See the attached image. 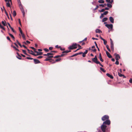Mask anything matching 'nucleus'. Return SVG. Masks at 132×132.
Returning a JSON list of instances; mask_svg holds the SVG:
<instances>
[{"label":"nucleus","instance_id":"nucleus-1","mask_svg":"<svg viewBox=\"0 0 132 132\" xmlns=\"http://www.w3.org/2000/svg\"><path fill=\"white\" fill-rule=\"evenodd\" d=\"M107 126L104 124H103L101 126V128L103 132H105Z\"/></svg>","mask_w":132,"mask_h":132},{"label":"nucleus","instance_id":"nucleus-2","mask_svg":"<svg viewBox=\"0 0 132 132\" xmlns=\"http://www.w3.org/2000/svg\"><path fill=\"white\" fill-rule=\"evenodd\" d=\"M92 60L94 62L96 63H100V62L97 61V59L96 57V55L95 56L94 58L92 59Z\"/></svg>","mask_w":132,"mask_h":132},{"label":"nucleus","instance_id":"nucleus-3","mask_svg":"<svg viewBox=\"0 0 132 132\" xmlns=\"http://www.w3.org/2000/svg\"><path fill=\"white\" fill-rule=\"evenodd\" d=\"M109 119V117L107 115H105L102 118V120L103 121L108 119Z\"/></svg>","mask_w":132,"mask_h":132},{"label":"nucleus","instance_id":"nucleus-4","mask_svg":"<svg viewBox=\"0 0 132 132\" xmlns=\"http://www.w3.org/2000/svg\"><path fill=\"white\" fill-rule=\"evenodd\" d=\"M110 121L109 119L106 120V121L103 122V124H104L105 125H110Z\"/></svg>","mask_w":132,"mask_h":132},{"label":"nucleus","instance_id":"nucleus-5","mask_svg":"<svg viewBox=\"0 0 132 132\" xmlns=\"http://www.w3.org/2000/svg\"><path fill=\"white\" fill-rule=\"evenodd\" d=\"M105 26L109 29H112L113 28V25L111 24H107L105 25Z\"/></svg>","mask_w":132,"mask_h":132},{"label":"nucleus","instance_id":"nucleus-6","mask_svg":"<svg viewBox=\"0 0 132 132\" xmlns=\"http://www.w3.org/2000/svg\"><path fill=\"white\" fill-rule=\"evenodd\" d=\"M114 55L116 56V60H118L119 59H120V57L119 54L115 53Z\"/></svg>","mask_w":132,"mask_h":132},{"label":"nucleus","instance_id":"nucleus-7","mask_svg":"<svg viewBox=\"0 0 132 132\" xmlns=\"http://www.w3.org/2000/svg\"><path fill=\"white\" fill-rule=\"evenodd\" d=\"M18 2L19 5V6L20 9L23 8L22 4H21V2L20 0H18Z\"/></svg>","mask_w":132,"mask_h":132},{"label":"nucleus","instance_id":"nucleus-8","mask_svg":"<svg viewBox=\"0 0 132 132\" xmlns=\"http://www.w3.org/2000/svg\"><path fill=\"white\" fill-rule=\"evenodd\" d=\"M36 53H37L36 54H34V55L35 56H37V55H41L43 53L42 52H35Z\"/></svg>","mask_w":132,"mask_h":132},{"label":"nucleus","instance_id":"nucleus-9","mask_svg":"<svg viewBox=\"0 0 132 132\" xmlns=\"http://www.w3.org/2000/svg\"><path fill=\"white\" fill-rule=\"evenodd\" d=\"M111 48L113 51H114V45L112 42H111Z\"/></svg>","mask_w":132,"mask_h":132},{"label":"nucleus","instance_id":"nucleus-10","mask_svg":"<svg viewBox=\"0 0 132 132\" xmlns=\"http://www.w3.org/2000/svg\"><path fill=\"white\" fill-rule=\"evenodd\" d=\"M34 63L35 64H38L40 63V61L37 59H34Z\"/></svg>","mask_w":132,"mask_h":132},{"label":"nucleus","instance_id":"nucleus-11","mask_svg":"<svg viewBox=\"0 0 132 132\" xmlns=\"http://www.w3.org/2000/svg\"><path fill=\"white\" fill-rule=\"evenodd\" d=\"M106 54L108 57H109V58H110L112 57V56L110 54V53L107 51H106Z\"/></svg>","mask_w":132,"mask_h":132},{"label":"nucleus","instance_id":"nucleus-12","mask_svg":"<svg viewBox=\"0 0 132 132\" xmlns=\"http://www.w3.org/2000/svg\"><path fill=\"white\" fill-rule=\"evenodd\" d=\"M109 20L111 23H113L114 22V19L111 16L109 18Z\"/></svg>","mask_w":132,"mask_h":132},{"label":"nucleus","instance_id":"nucleus-13","mask_svg":"<svg viewBox=\"0 0 132 132\" xmlns=\"http://www.w3.org/2000/svg\"><path fill=\"white\" fill-rule=\"evenodd\" d=\"M20 9L21 10L23 14V17H24V16L25 14V13L24 11V9H23V8H22V9Z\"/></svg>","mask_w":132,"mask_h":132},{"label":"nucleus","instance_id":"nucleus-14","mask_svg":"<svg viewBox=\"0 0 132 132\" xmlns=\"http://www.w3.org/2000/svg\"><path fill=\"white\" fill-rule=\"evenodd\" d=\"M88 51L87 50H86L85 51L84 53H83L82 56L84 57H85L86 56L85 54H86L88 52Z\"/></svg>","mask_w":132,"mask_h":132},{"label":"nucleus","instance_id":"nucleus-15","mask_svg":"<svg viewBox=\"0 0 132 132\" xmlns=\"http://www.w3.org/2000/svg\"><path fill=\"white\" fill-rule=\"evenodd\" d=\"M106 75L108 77H109L110 78H111L112 79H113V76L112 75H111L109 73H107L106 74Z\"/></svg>","mask_w":132,"mask_h":132},{"label":"nucleus","instance_id":"nucleus-16","mask_svg":"<svg viewBox=\"0 0 132 132\" xmlns=\"http://www.w3.org/2000/svg\"><path fill=\"white\" fill-rule=\"evenodd\" d=\"M72 45L74 48H77V44L76 43L73 44Z\"/></svg>","mask_w":132,"mask_h":132},{"label":"nucleus","instance_id":"nucleus-17","mask_svg":"<svg viewBox=\"0 0 132 132\" xmlns=\"http://www.w3.org/2000/svg\"><path fill=\"white\" fill-rule=\"evenodd\" d=\"M7 24L9 26V27L11 28V29L12 31L14 32H15V31L14 30V29H13L12 28L11 26H10V23H7Z\"/></svg>","mask_w":132,"mask_h":132},{"label":"nucleus","instance_id":"nucleus-18","mask_svg":"<svg viewBox=\"0 0 132 132\" xmlns=\"http://www.w3.org/2000/svg\"><path fill=\"white\" fill-rule=\"evenodd\" d=\"M7 2L6 3V6L8 7H10L11 6L10 4V1H7Z\"/></svg>","mask_w":132,"mask_h":132},{"label":"nucleus","instance_id":"nucleus-19","mask_svg":"<svg viewBox=\"0 0 132 132\" xmlns=\"http://www.w3.org/2000/svg\"><path fill=\"white\" fill-rule=\"evenodd\" d=\"M96 33H102V31L99 29H97L96 30Z\"/></svg>","mask_w":132,"mask_h":132},{"label":"nucleus","instance_id":"nucleus-20","mask_svg":"<svg viewBox=\"0 0 132 132\" xmlns=\"http://www.w3.org/2000/svg\"><path fill=\"white\" fill-rule=\"evenodd\" d=\"M71 51L70 50H66V51H63V52H62V53L63 54H64V53H67L69 52H70Z\"/></svg>","mask_w":132,"mask_h":132},{"label":"nucleus","instance_id":"nucleus-21","mask_svg":"<svg viewBox=\"0 0 132 132\" xmlns=\"http://www.w3.org/2000/svg\"><path fill=\"white\" fill-rule=\"evenodd\" d=\"M99 59L102 62H103V60L102 59L101 56V53L99 54Z\"/></svg>","mask_w":132,"mask_h":132},{"label":"nucleus","instance_id":"nucleus-22","mask_svg":"<svg viewBox=\"0 0 132 132\" xmlns=\"http://www.w3.org/2000/svg\"><path fill=\"white\" fill-rule=\"evenodd\" d=\"M108 19V18H107L105 17L103 19L102 21L103 22H104L106 21Z\"/></svg>","mask_w":132,"mask_h":132},{"label":"nucleus","instance_id":"nucleus-23","mask_svg":"<svg viewBox=\"0 0 132 132\" xmlns=\"http://www.w3.org/2000/svg\"><path fill=\"white\" fill-rule=\"evenodd\" d=\"M53 54L51 53H48L47 54H44L43 55L44 56H48V55H53Z\"/></svg>","mask_w":132,"mask_h":132},{"label":"nucleus","instance_id":"nucleus-24","mask_svg":"<svg viewBox=\"0 0 132 132\" xmlns=\"http://www.w3.org/2000/svg\"><path fill=\"white\" fill-rule=\"evenodd\" d=\"M21 34V35L22 37V38H23V39L24 40H26V38L25 37V35H24V34H23V33H22V34Z\"/></svg>","mask_w":132,"mask_h":132},{"label":"nucleus","instance_id":"nucleus-25","mask_svg":"<svg viewBox=\"0 0 132 132\" xmlns=\"http://www.w3.org/2000/svg\"><path fill=\"white\" fill-rule=\"evenodd\" d=\"M2 23L4 26H6V24L5 21H2Z\"/></svg>","mask_w":132,"mask_h":132},{"label":"nucleus","instance_id":"nucleus-26","mask_svg":"<svg viewBox=\"0 0 132 132\" xmlns=\"http://www.w3.org/2000/svg\"><path fill=\"white\" fill-rule=\"evenodd\" d=\"M98 2L100 3H103L104 1L103 0H99L98 1Z\"/></svg>","mask_w":132,"mask_h":132},{"label":"nucleus","instance_id":"nucleus-27","mask_svg":"<svg viewBox=\"0 0 132 132\" xmlns=\"http://www.w3.org/2000/svg\"><path fill=\"white\" fill-rule=\"evenodd\" d=\"M3 9H4V10L5 11V13H6V15H7V17H8V18L9 19V16H8V14H7V12H6V11L5 9V8L3 6Z\"/></svg>","mask_w":132,"mask_h":132},{"label":"nucleus","instance_id":"nucleus-28","mask_svg":"<svg viewBox=\"0 0 132 132\" xmlns=\"http://www.w3.org/2000/svg\"><path fill=\"white\" fill-rule=\"evenodd\" d=\"M94 43L95 44V45L96 48H97L98 51H100V49H99V48H98V46H97V43H96V42H94Z\"/></svg>","mask_w":132,"mask_h":132},{"label":"nucleus","instance_id":"nucleus-29","mask_svg":"<svg viewBox=\"0 0 132 132\" xmlns=\"http://www.w3.org/2000/svg\"><path fill=\"white\" fill-rule=\"evenodd\" d=\"M16 15V13L15 11H14L13 13V16L15 17Z\"/></svg>","mask_w":132,"mask_h":132},{"label":"nucleus","instance_id":"nucleus-30","mask_svg":"<svg viewBox=\"0 0 132 132\" xmlns=\"http://www.w3.org/2000/svg\"><path fill=\"white\" fill-rule=\"evenodd\" d=\"M106 5L108 7L110 8H111L112 7V5L111 4H107Z\"/></svg>","mask_w":132,"mask_h":132},{"label":"nucleus","instance_id":"nucleus-31","mask_svg":"<svg viewBox=\"0 0 132 132\" xmlns=\"http://www.w3.org/2000/svg\"><path fill=\"white\" fill-rule=\"evenodd\" d=\"M23 53L24 54H25L27 55H28V54L26 53V51L25 50H22Z\"/></svg>","mask_w":132,"mask_h":132},{"label":"nucleus","instance_id":"nucleus-32","mask_svg":"<svg viewBox=\"0 0 132 132\" xmlns=\"http://www.w3.org/2000/svg\"><path fill=\"white\" fill-rule=\"evenodd\" d=\"M9 35L13 39H14V36L12 35V34L9 33Z\"/></svg>","mask_w":132,"mask_h":132},{"label":"nucleus","instance_id":"nucleus-33","mask_svg":"<svg viewBox=\"0 0 132 132\" xmlns=\"http://www.w3.org/2000/svg\"><path fill=\"white\" fill-rule=\"evenodd\" d=\"M100 69L102 71H103V72H105V70L103 69L102 67H100Z\"/></svg>","mask_w":132,"mask_h":132},{"label":"nucleus","instance_id":"nucleus-34","mask_svg":"<svg viewBox=\"0 0 132 132\" xmlns=\"http://www.w3.org/2000/svg\"><path fill=\"white\" fill-rule=\"evenodd\" d=\"M59 48H60V50H61V51H64L65 50V48H62L61 46H59Z\"/></svg>","mask_w":132,"mask_h":132},{"label":"nucleus","instance_id":"nucleus-35","mask_svg":"<svg viewBox=\"0 0 132 132\" xmlns=\"http://www.w3.org/2000/svg\"><path fill=\"white\" fill-rule=\"evenodd\" d=\"M68 49L69 50H72L74 48L72 46H69L68 48Z\"/></svg>","mask_w":132,"mask_h":132},{"label":"nucleus","instance_id":"nucleus-36","mask_svg":"<svg viewBox=\"0 0 132 132\" xmlns=\"http://www.w3.org/2000/svg\"><path fill=\"white\" fill-rule=\"evenodd\" d=\"M11 47H13L15 49V50H17L18 51H19V50H18V49H17L15 46H12V45Z\"/></svg>","mask_w":132,"mask_h":132},{"label":"nucleus","instance_id":"nucleus-37","mask_svg":"<svg viewBox=\"0 0 132 132\" xmlns=\"http://www.w3.org/2000/svg\"><path fill=\"white\" fill-rule=\"evenodd\" d=\"M118 75L120 77H122L123 76V75H122L119 72H118Z\"/></svg>","mask_w":132,"mask_h":132},{"label":"nucleus","instance_id":"nucleus-38","mask_svg":"<svg viewBox=\"0 0 132 132\" xmlns=\"http://www.w3.org/2000/svg\"><path fill=\"white\" fill-rule=\"evenodd\" d=\"M19 30L21 34L23 32H22V30H21V28L20 27H19Z\"/></svg>","mask_w":132,"mask_h":132},{"label":"nucleus","instance_id":"nucleus-39","mask_svg":"<svg viewBox=\"0 0 132 132\" xmlns=\"http://www.w3.org/2000/svg\"><path fill=\"white\" fill-rule=\"evenodd\" d=\"M18 55L19 57H17V58L18 59H19L21 60V57L20 56L19 54H18Z\"/></svg>","mask_w":132,"mask_h":132},{"label":"nucleus","instance_id":"nucleus-40","mask_svg":"<svg viewBox=\"0 0 132 132\" xmlns=\"http://www.w3.org/2000/svg\"><path fill=\"white\" fill-rule=\"evenodd\" d=\"M108 11H106L104 12L103 14V15H106L108 13Z\"/></svg>","mask_w":132,"mask_h":132},{"label":"nucleus","instance_id":"nucleus-41","mask_svg":"<svg viewBox=\"0 0 132 132\" xmlns=\"http://www.w3.org/2000/svg\"><path fill=\"white\" fill-rule=\"evenodd\" d=\"M0 27L3 29L5 30L4 28L0 24Z\"/></svg>","mask_w":132,"mask_h":132},{"label":"nucleus","instance_id":"nucleus-42","mask_svg":"<svg viewBox=\"0 0 132 132\" xmlns=\"http://www.w3.org/2000/svg\"><path fill=\"white\" fill-rule=\"evenodd\" d=\"M16 41L18 43V45L20 46L21 47H22V46L21 45V44L20 43H19V42L17 40H16Z\"/></svg>","mask_w":132,"mask_h":132},{"label":"nucleus","instance_id":"nucleus-43","mask_svg":"<svg viewBox=\"0 0 132 132\" xmlns=\"http://www.w3.org/2000/svg\"><path fill=\"white\" fill-rule=\"evenodd\" d=\"M50 59H49V57H46V59L45 60V61H48L50 60Z\"/></svg>","mask_w":132,"mask_h":132},{"label":"nucleus","instance_id":"nucleus-44","mask_svg":"<svg viewBox=\"0 0 132 132\" xmlns=\"http://www.w3.org/2000/svg\"><path fill=\"white\" fill-rule=\"evenodd\" d=\"M26 58L28 60H32V59H33L32 58L29 57H26Z\"/></svg>","mask_w":132,"mask_h":132},{"label":"nucleus","instance_id":"nucleus-45","mask_svg":"<svg viewBox=\"0 0 132 132\" xmlns=\"http://www.w3.org/2000/svg\"><path fill=\"white\" fill-rule=\"evenodd\" d=\"M44 50L46 52H47L49 50L48 49L46 48H45L44 49Z\"/></svg>","mask_w":132,"mask_h":132},{"label":"nucleus","instance_id":"nucleus-46","mask_svg":"<svg viewBox=\"0 0 132 132\" xmlns=\"http://www.w3.org/2000/svg\"><path fill=\"white\" fill-rule=\"evenodd\" d=\"M78 55V53H76L73 55H72L71 57H74V56H77V55Z\"/></svg>","mask_w":132,"mask_h":132},{"label":"nucleus","instance_id":"nucleus-47","mask_svg":"<svg viewBox=\"0 0 132 132\" xmlns=\"http://www.w3.org/2000/svg\"><path fill=\"white\" fill-rule=\"evenodd\" d=\"M115 63L117 65H118L119 64V62L118 60H116Z\"/></svg>","mask_w":132,"mask_h":132},{"label":"nucleus","instance_id":"nucleus-48","mask_svg":"<svg viewBox=\"0 0 132 132\" xmlns=\"http://www.w3.org/2000/svg\"><path fill=\"white\" fill-rule=\"evenodd\" d=\"M61 60V59L59 58L55 60V61L56 62H58L60 61Z\"/></svg>","mask_w":132,"mask_h":132},{"label":"nucleus","instance_id":"nucleus-49","mask_svg":"<svg viewBox=\"0 0 132 132\" xmlns=\"http://www.w3.org/2000/svg\"><path fill=\"white\" fill-rule=\"evenodd\" d=\"M103 42H104V44L105 45H106V43H107V41L106 40H104L103 41Z\"/></svg>","mask_w":132,"mask_h":132},{"label":"nucleus","instance_id":"nucleus-50","mask_svg":"<svg viewBox=\"0 0 132 132\" xmlns=\"http://www.w3.org/2000/svg\"><path fill=\"white\" fill-rule=\"evenodd\" d=\"M30 52H31V53H30L32 55H34V54H35L34 53V52H33V51L32 50H31L30 51Z\"/></svg>","mask_w":132,"mask_h":132},{"label":"nucleus","instance_id":"nucleus-51","mask_svg":"<svg viewBox=\"0 0 132 132\" xmlns=\"http://www.w3.org/2000/svg\"><path fill=\"white\" fill-rule=\"evenodd\" d=\"M105 9H102L101 11H100V12H103L104 11Z\"/></svg>","mask_w":132,"mask_h":132},{"label":"nucleus","instance_id":"nucleus-52","mask_svg":"<svg viewBox=\"0 0 132 132\" xmlns=\"http://www.w3.org/2000/svg\"><path fill=\"white\" fill-rule=\"evenodd\" d=\"M99 5L100 6H101L103 7H104V5L103 4H100Z\"/></svg>","mask_w":132,"mask_h":132},{"label":"nucleus","instance_id":"nucleus-53","mask_svg":"<svg viewBox=\"0 0 132 132\" xmlns=\"http://www.w3.org/2000/svg\"><path fill=\"white\" fill-rule=\"evenodd\" d=\"M98 7V5H97L96 6V8L94 9V10H96Z\"/></svg>","mask_w":132,"mask_h":132},{"label":"nucleus","instance_id":"nucleus-54","mask_svg":"<svg viewBox=\"0 0 132 132\" xmlns=\"http://www.w3.org/2000/svg\"><path fill=\"white\" fill-rule=\"evenodd\" d=\"M103 15H104L103 14V13L102 14L101 16H100V18H101L103 17Z\"/></svg>","mask_w":132,"mask_h":132},{"label":"nucleus","instance_id":"nucleus-55","mask_svg":"<svg viewBox=\"0 0 132 132\" xmlns=\"http://www.w3.org/2000/svg\"><path fill=\"white\" fill-rule=\"evenodd\" d=\"M129 82L131 83H132V79L131 78L130 79V80H129Z\"/></svg>","mask_w":132,"mask_h":132},{"label":"nucleus","instance_id":"nucleus-56","mask_svg":"<svg viewBox=\"0 0 132 132\" xmlns=\"http://www.w3.org/2000/svg\"><path fill=\"white\" fill-rule=\"evenodd\" d=\"M59 57V55H57V56H54V58H57Z\"/></svg>","mask_w":132,"mask_h":132},{"label":"nucleus","instance_id":"nucleus-57","mask_svg":"<svg viewBox=\"0 0 132 132\" xmlns=\"http://www.w3.org/2000/svg\"><path fill=\"white\" fill-rule=\"evenodd\" d=\"M110 0H106V2L110 3Z\"/></svg>","mask_w":132,"mask_h":132},{"label":"nucleus","instance_id":"nucleus-58","mask_svg":"<svg viewBox=\"0 0 132 132\" xmlns=\"http://www.w3.org/2000/svg\"><path fill=\"white\" fill-rule=\"evenodd\" d=\"M92 50L94 52H96V49H92Z\"/></svg>","mask_w":132,"mask_h":132},{"label":"nucleus","instance_id":"nucleus-59","mask_svg":"<svg viewBox=\"0 0 132 132\" xmlns=\"http://www.w3.org/2000/svg\"><path fill=\"white\" fill-rule=\"evenodd\" d=\"M7 39H8V40H10V37H8V36H7Z\"/></svg>","mask_w":132,"mask_h":132},{"label":"nucleus","instance_id":"nucleus-60","mask_svg":"<svg viewBox=\"0 0 132 132\" xmlns=\"http://www.w3.org/2000/svg\"><path fill=\"white\" fill-rule=\"evenodd\" d=\"M43 57V56H39L38 57H37V58L38 59H41V58H42V57Z\"/></svg>","mask_w":132,"mask_h":132},{"label":"nucleus","instance_id":"nucleus-61","mask_svg":"<svg viewBox=\"0 0 132 132\" xmlns=\"http://www.w3.org/2000/svg\"><path fill=\"white\" fill-rule=\"evenodd\" d=\"M53 47H49V49L50 50H51L53 49Z\"/></svg>","mask_w":132,"mask_h":132},{"label":"nucleus","instance_id":"nucleus-62","mask_svg":"<svg viewBox=\"0 0 132 132\" xmlns=\"http://www.w3.org/2000/svg\"><path fill=\"white\" fill-rule=\"evenodd\" d=\"M19 23L20 24V25L21 26V21H20V19H19Z\"/></svg>","mask_w":132,"mask_h":132},{"label":"nucleus","instance_id":"nucleus-63","mask_svg":"<svg viewBox=\"0 0 132 132\" xmlns=\"http://www.w3.org/2000/svg\"><path fill=\"white\" fill-rule=\"evenodd\" d=\"M106 47L107 48V49H109V46L108 45H106Z\"/></svg>","mask_w":132,"mask_h":132},{"label":"nucleus","instance_id":"nucleus-64","mask_svg":"<svg viewBox=\"0 0 132 132\" xmlns=\"http://www.w3.org/2000/svg\"><path fill=\"white\" fill-rule=\"evenodd\" d=\"M30 48L32 50H35L36 49L33 47H30Z\"/></svg>","mask_w":132,"mask_h":132}]
</instances>
